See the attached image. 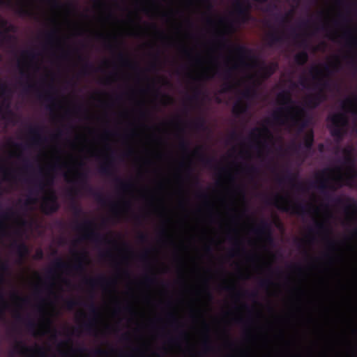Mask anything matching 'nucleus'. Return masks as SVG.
Masks as SVG:
<instances>
[{
	"label": "nucleus",
	"mask_w": 357,
	"mask_h": 357,
	"mask_svg": "<svg viewBox=\"0 0 357 357\" xmlns=\"http://www.w3.org/2000/svg\"><path fill=\"white\" fill-rule=\"evenodd\" d=\"M273 200V202L269 204H273L279 210L298 215L307 214L310 207L301 202H293L287 197L281 195H276Z\"/></svg>",
	"instance_id": "f257e3e1"
},
{
	"label": "nucleus",
	"mask_w": 357,
	"mask_h": 357,
	"mask_svg": "<svg viewBox=\"0 0 357 357\" xmlns=\"http://www.w3.org/2000/svg\"><path fill=\"white\" fill-rule=\"evenodd\" d=\"M327 120L331 123L329 126L330 133L337 143L340 142L344 135V128L348 124V119L344 113H335L328 116Z\"/></svg>",
	"instance_id": "f03ea898"
},
{
	"label": "nucleus",
	"mask_w": 357,
	"mask_h": 357,
	"mask_svg": "<svg viewBox=\"0 0 357 357\" xmlns=\"http://www.w3.org/2000/svg\"><path fill=\"white\" fill-rule=\"evenodd\" d=\"M75 229L84 231L81 238L82 240H89L96 244L111 243L105 236L96 231L95 224L91 220H86L82 224H77Z\"/></svg>",
	"instance_id": "7ed1b4c3"
},
{
	"label": "nucleus",
	"mask_w": 357,
	"mask_h": 357,
	"mask_svg": "<svg viewBox=\"0 0 357 357\" xmlns=\"http://www.w3.org/2000/svg\"><path fill=\"white\" fill-rule=\"evenodd\" d=\"M328 169H324L321 172V176L317 178L315 181L309 183L312 188H318L326 196L328 200L332 201L337 206H343L346 202H354L352 199H347V200L342 197H337L332 199L331 195L326 193L327 190H335L336 188L333 185H328V179L325 178V175L327 174Z\"/></svg>",
	"instance_id": "20e7f679"
},
{
	"label": "nucleus",
	"mask_w": 357,
	"mask_h": 357,
	"mask_svg": "<svg viewBox=\"0 0 357 357\" xmlns=\"http://www.w3.org/2000/svg\"><path fill=\"white\" fill-rule=\"evenodd\" d=\"M251 4L249 0H234L233 13L236 15V22L244 24L250 19Z\"/></svg>",
	"instance_id": "39448f33"
},
{
	"label": "nucleus",
	"mask_w": 357,
	"mask_h": 357,
	"mask_svg": "<svg viewBox=\"0 0 357 357\" xmlns=\"http://www.w3.org/2000/svg\"><path fill=\"white\" fill-rule=\"evenodd\" d=\"M87 259L86 253H82L79 257H77L76 263L73 266H70L67 263L63 261L61 258H58L54 262V268L56 270H65L69 268H72L75 271L82 273L85 270V261Z\"/></svg>",
	"instance_id": "423d86ee"
},
{
	"label": "nucleus",
	"mask_w": 357,
	"mask_h": 357,
	"mask_svg": "<svg viewBox=\"0 0 357 357\" xmlns=\"http://www.w3.org/2000/svg\"><path fill=\"white\" fill-rule=\"evenodd\" d=\"M342 152L344 155V162L349 165L345 185H350L351 181L357 177V170L354 167L355 160L353 157V149L351 146L347 147L344 149Z\"/></svg>",
	"instance_id": "0eeeda50"
},
{
	"label": "nucleus",
	"mask_w": 357,
	"mask_h": 357,
	"mask_svg": "<svg viewBox=\"0 0 357 357\" xmlns=\"http://www.w3.org/2000/svg\"><path fill=\"white\" fill-rule=\"evenodd\" d=\"M298 174H293L290 171H287V174L284 176L279 177L278 181L279 183H283L284 182H288L291 185V188L295 189L298 192H305L307 188L305 185L301 181L296 182L298 179Z\"/></svg>",
	"instance_id": "6e6552de"
},
{
	"label": "nucleus",
	"mask_w": 357,
	"mask_h": 357,
	"mask_svg": "<svg viewBox=\"0 0 357 357\" xmlns=\"http://www.w3.org/2000/svg\"><path fill=\"white\" fill-rule=\"evenodd\" d=\"M295 110L296 113L290 116V119L294 126H298V132H302L308 123L306 114L304 109L300 107H296Z\"/></svg>",
	"instance_id": "1a4fd4ad"
},
{
	"label": "nucleus",
	"mask_w": 357,
	"mask_h": 357,
	"mask_svg": "<svg viewBox=\"0 0 357 357\" xmlns=\"http://www.w3.org/2000/svg\"><path fill=\"white\" fill-rule=\"evenodd\" d=\"M253 231L257 235L263 237L264 241L268 243L271 244L273 243L271 225L268 221L262 220L260 222L259 225L255 228Z\"/></svg>",
	"instance_id": "9d476101"
},
{
	"label": "nucleus",
	"mask_w": 357,
	"mask_h": 357,
	"mask_svg": "<svg viewBox=\"0 0 357 357\" xmlns=\"http://www.w3.org/2000/svg\"><path fill=\"white\" fill-rule=\"evenodd\" d=\"M235 51L240 56L239 63L243 66H248V64L245 62V59H251L253 61V65L257 66L258 62L256 59L252 54V50L247 48L245 45H238L235 47Z\"/></svg>",
	"instance_id": "9b49d317"
},
{
	"label": "nucleus",
	"mask_w": 357,
	"mask_h": 357,
	"mask_svg": "<svg viewBox=\"0 0 357 357\" xmlns=\"http://www.w3.org/2000/svg\"><path fill=\"white\" fill-rule=\"evenodd\" d=\"M99 172L107 176H112L115 174L114 159L111 154L106 160L100 164L98 168Z\"/></svg>",
	"instance_id": "f8f14e48"
},
{
	"label": "nucleus",
	"mask_w": 357,
	"mask_h": 357,
	"mask_svg": "<svg viewBox=\"0 0 357 357\" xmlns=\"http://www.w3.org/2000/svg\"><path fill=\"white\" fill-rule=\"evenodd\" d=\"M85 284L87 285H89L91 287H95L97 286H110L112 284H114V280H108L104 276H100L98 278H86L84 280Z\"/></svg>",
	"instance_id": "ddd939ff"
},
{
	"label": "nucleus",
	"mask_w": 357,
	"mask_h": 357,
	"mask_svg": "<svg viewBox=\"0 0 357 357\" xmlns=\"http://www.w3.org/2000/svg\"><path fill=\"white\" fill-rule=\"evenodd\" d=\"M328 86V82L327 81H323L322 79H319V81L314 84V89H318V91L314 93L316 98L319 100V101L322 103L327 98L326 94L325 93L324 89H326Z\"/></svg>",
	"instance_id": "4468645a"
},
{
	"label": "nucleus",
	"mask_w": 357,
	"mask_h": 357,
	"mask_svg": "<svg viewBox=\"0 0 357 357\" xmlns=\"http://www.w3.org/2000/svg\"><path fill=\"white\" fill-rule=\"evenodd\" d=\"M4 282V277L0 273V320L5 318L6 310L8 309V305L5 299L3 284Z\"/></svg>",
	"instance_id": "2eb2a0df"
},
{
	"label": "nucleus",
	"mask_w": 357,
	"mask_h": 357,
	"mask_svg": "<svg viewBox=\"0 0 357 357\" xmlns=\"http://www.w3.org/2000/svg\"><path fill=\"white\" fill-rule=\"evenodd\" d=\"M11 247L15 248V252L20 260H23L24 259H25L29 254V247L26 245V243L23 242L18 243L16 241H14L11 244Z\"/></svg>",
	"instance_id": "dca6fc26"
},
{
	"label": "nucleus",
	"mask_w": 357,
	"mask_h": 357,
	"mask_svg": "<svg viewBox=\"0 0 357 357\" xmlns=\"http://www.w3.org/2000/svg\"><path fill=\"white\" fill-rule=\"evenodd\" d=\"M314 140V132L312 130L309 131L304 137L302 144L295 146L296 149H303L305 152H308L312 150Z\"/></svg>",
	"instance_id": "f3484780"
},
{
	"label": "nucleus",
	"mask_w": 357,
	"mask_h": 357,
	"mask_svg": "<svg viewBox=\"0 0 357 357\" xmlns=\"http://www.w3.org/2000/svg\"><path fill=\"white\" fill-rule=\"evenodd\" d=\"M278 64L276 62H272L268 65H264L261 67V77L264 79L271 77L277 70Z\"/></svg>",
	"instance_id": "a211bd4d"
},
{
	"label": "nucleus",
	"mask_w": 357,
	"mask_h": 357,
	"mask_svg": "<svg viewBox=\"0 0 357 357\" xmlns=\"http://www.w3.org/2000/svg\"><path fill=\"white\" fill-rule=\"evenodd\" d=\"M75 193L76 191L74 189H70L68 192V195L70 197V199L73 201L70 204L71 211H73L75 216L79 217L83 213V211L82 208L75 201Z\"/></svg>",
	"instance_id": "6ab92c4d"
},
{
	"label": "nucleus",
	"mask_w": 357,
	"mask_h": 357,
	"mask_svg": "<svg viewBox=\"0 0 357 357\" xmlns=\"http://www.w3.org/2000/svg\"><path fill=\"white\" fill-rule=\"evenodd\" d=\"M59 208H60V206H59V204L58 202H43L41 206L42 211L45 215L53 214V213H56V211H58Z\"/></svg>",
	"instance_id": "aec40b11"
},
{
	"label": "nucleus",
	"mask_w": 357,
	"mask_h": 357,
	"mask_svg": "<svg viewBox=\"0 0 357 357\" xmlns=\"http://www.w3.org/2000/svg\"><path fill=\"white\" fill-rule=\"evenodd\" d=\"M304 103L307 108L311 109L317 108L321 104L314 93L308 95L305 98Z\"/></svg>",
	"instance_id": "412c9836"
},
{
	"label": "nucleus",
	"mask_w": 357,
	"mask_h": 357,
	"mask_svg": "<svg viewBox=\"0 0 357 357\" xmlns=\"http://www.w3.org/2000/svg\"><path fill=\"white\" fill-rule=\"evenodd\" d=\"M267 38L270 46L281 43L284 40L283 35L277 31L269 33L267 36Z\"/></svg>",
	"instance_id": "4be33fe9"
},
{
	"label": "nucleus",
	"mask_w": 357,
	"mask_h": 357,
	"mask_svg": "<svg viewBox=\"0 0 357 357\" xmlns=\"http://www.w3.org/2000/svg\"><path fill=\"white\" fill-rule=\"evenodd\" d=\"M15 318L17 320H18L19 321H22V322H24L25 324H26V326L28 329V331H29L30 332H35L36 330V328H37V325L36 324V322L31 319H28L26 320H25L23 317L22 316V314L19 312H17L16 314H15Z\"/></svg>",
	"instance_id": "5701e85b"
},
{
	"label": "nucleus",
	"mask_w": 357,
	"mask_h": 357,
	"mask_svg": "<svg viewBox=\"0 0 357 357\" xmlns=\"http://www.w3.org/2000/svg\"><path fill=\"white\" fill-rule=\"evenodd\" d=\"M193 155L198 156L199 161L206 166L211 165L214 161L213 158L206 157L201 152V147L196 149L193 151Z\"/></svg>",
	"instance_id": "b1692460"
},
{
	"label": "nucleus",
	"mask_w": 357,
	"mask_h": 357,
	"mask_svg": "<svg viewBox=\"0 0 357 357\" xmlns=\"http://www.w3.org/2000/svg\"><path fill=\"white\" fill-rule=\"evenodd\" d=\"M96 318L91 319L87 322H84L81 327L82 328L89 334H93L96 331Z\"/></svg>",
	"instance_id": "393cba45"
},
{
	"label": "nucleus",
	"mask_w": 357,
	"mask_h": 357,
	"mask_svg": "<svg viewBox=\"0 0 357 357\" xmlns=\"http://www.w3.org/2000/svg\"><path fill=\"white\" fill-rule=\"evenodd\" d=\"M42 131V128L40 126H30L29 128V132L33 136V141L34 143H38L40 141L44 139L40 132Z\"/></svg>",
	"instance_id": "a878e982"
},
{
	"label": "nucleus",
	"mask_w": 357,
	"mask_h": 357,
	"mask_svg": "<svg viewBox=\"0 0 357 357\" xmlns=\"http://www.w3.org/2000/svg\"><path fill=\"white\" fill-rule=\"evenodd\" d=\"M283 108H280L278 110L275 111L272 114V119L273 121L280 125H284L286 121L284 119V116L283 114Z\"/></svg>",
	"instance_id": "bb28decb"
},
{
	"label": "nucleus",
	"mask_w": 357,
	"mask_h": 357,
	"mask_svg": "<svg viewBox=\"0 0 357 357\" xmlns=\"http://www.w3.org/2000/svg\"><path fill=\"white\" fill-rule=\"evenodd\" d=\"M308 54L306 51H301L294 56V61L298 66H303L308 60Z\"/></svg>",
	"instance_id": "cd10ccee"
},
{
	"label": "nucleus",
	"mask_w": 357,
	"mask_h": 357,
	"mask_svg": "<svg viewBox=\"0 0 357 357\" xmlns=\"http://www.w3.org/2000/svg\"><path fill=\"white\" fill-rule=\"evenodd\" d=\"M247 110V105L240 101L236 102L232 108V112L236 116H238L241 114H244Z\"/></svg>",
	"instance_id": "c85d7f7f"
},
{
	"label": "nucleus",
	"mask_w": 357,
	"mask_h": 357,
	"mask_svg": "<svg viewBox=\"0 0 357 357\" xmlns=\"http://www.w3.org/2000/svg\"><path fill=\"white\" fill-rule=\"evenodd\" d=\"M278 100L280 103L283 105L291 104L294 102L291 94L287 91H283L278 96Z\"/></svg>",
	"instance_id": "c756f323"
},
{
	"label": "nucleus",
	"mask_w": 357,
	"mask_h": 357,
	"mask_svg": "<svg viewBox=\"0 0 357 357\" xmlns=\"http://www.w3.org/2000/svg\"><path fill=\"white\" fill-rule=\"evenodd\" d=\"M193 128L197 130H205L206 129V120L204 117L199 116L192 123Z\"/></svg>",
	"instance_id": "7c9ffc66"
},
{
	"label": "nucleus",
	"mask_w": 357,
	"mask_h": 357,
	"mask_svg": "<svg viewBox=\"0 0 357 357\" xmlns=\"http://www.w3.org/2000/svg\"><path fill=\"white\" fill-rule=\"evenodd\" d=\"M115 181L117 183L119 188L122 191H128L132 188L131 182H126L119 177L116 176Z\"/></svg>",
	"instance_id": "2f4dec72"
},
{
	"label": "nucleus",
	"mask_w": 357,
	"mask_h": 357,
	"mask_svg": "<svg viewBox=\"0 0 357 357\" xmlns=\"http://www.w3.org/2000/svg\"><path fill=\"white\" fill-rule=\"evenodd\" d=\"M58 31L54 29L45 34L46 43L48 45H53L56 40H58L57 37Z\"/></svg>",
	"instance_id": "473e14b6"
},
{
	"label": "nucleus",
	"mask_w": 357,
	"mask_h": 357,
	"mask_svg": "<svg viewBox=\"0 0 357 357\" xmlns=\"http://www.w3.org/2000/svg\"><path fill=\"white\" fill-rule=\"evenodd\" d=\"M88 174L86 172H80L77 174L75 181L82 186L88 185L87 184Z\"/></svg>",
	"instance_id": "72a5a7b5"
},
{
	"label": "nucleus",
	"mask_w": 357,
	"mask_h": 357,
	"mask_svg": "<svg viewBox=\"0 0 357 357\" xmlns=\"http://www.w3.org/2000/svg\"><path fill=\"white\" fill-rule=\"evenodd\" d=\"M16 38L13 35L1 34L0 36V47L4 46L6 44H10L15 41Z\"/></svg>",
	"instance_id": "f704fd0d"
},
{
	"label": "nucleus",
	"mask_w": 357,
	"mask_h": 357,
	"mask_svg": "<svg viewBox=\"0 0 357 357\" xmlns=\"http://www.w3.org/2000/svg\"><path fill=\"white\" fill-rule=\"evenodd\" d=\"M38 97L39 99L40 100H45L46 101H48V102H50L52 103V105H50L48 106V109L50 110V111H52L53 110V108L55 106V98L52 95H50V94H46V95H44L41 93H38Z\"/></svg>",
	"instance_id": "c9c22d12"
},
{
	"label": "nucleus",
	"mask_w": 357,
	"mask_h": 357,
	"mask_svg": "<svg viewBox=\"0 0 357 357\" xmlns=\"http://www.w3.org/2000/svg\"><path fill=\"white\" fill-rule=\"evenodd\" d=\"M314 229L318 232H325L326 234L329 233L328 228L323 222H316L314 227L313 228H310V231L314 232Z\"/></svg>",
	"instance_id": "e433bc0d"
},
{
	"label": "nucleus",
	"mask_w": 357,
	"mask_h": 357,
	"mask_svg": "<svg viewBox=\"0 0 357 357\" xmlns=\"http://www.w3.org/2000/svg\"><path fill=\"white\" fill-rule=\"evenodd\" d=\"M14 350L19 354H24L32 351L30 347H26L22 342H17L14 347Z\"/></svg>",
	"instance_id": "4c0bfd02"
},
{
	"label": "nucleus",
	"mask_w": 357,
	"mask_h": 357,
	"mask_svg": "<svg viewBox=\"0 0 357 357\" xmlns=\"http://www.w3.org/2000/svg\"><path fill=\"white\" fill-rule=\"evenodd\" d=\"M243 98L251 99L256 96V90L255 88L249 87L241 93Z\"/></svg>",
	"instance_id": "58836bf2"
},
{
	"label": "nucleus",
	"mask_w": 357,
	"mask_h": 357,
	"mask_svg": "<svg viewBox=\"0 0 357 357\" xmlns=\"http://www.w3.org/2000/svg\"><path fill=\"white\" fill-rule=\"evenodd\" d=\"M10 94H11V91H10V88L6 84H2L0 85V95L1 97H3V98L8 97V100H9Z\"/></svg>",
	"instance_id": "ea45409f"
},
{
	"label": "nucleus",
	"mask_w": 357,
	"mask_h": 357,
	"mask_svg": "<svg viewBox=\"0 0 357 357\" xmlns=\"http://www.w3.org/2000/svg\"><path fill=\"white\" fill-rule=\"evenodd\" d=\"M343 36L347 39V45L351 46L353 45H357V38L353 36L350 31H347L344 33Z\"/></svg>",
	"instance_id": "a19ab883"
},
{
	"label": "nucleus",
	"mask_w": 357,
	"mask_h": 357,
	"mask_svg": "<svg viewBox=\"0 0 357 357\" xmlns=\"http://www.w3.org/2000/svg\"><path fill=\"white\" fill-rule=\"evenodd\" d=\"M255 132H262L263 133H264L266 135H267L268 137L270 138H272L273 137V135L271 134L270 130L266 127V126H264L261 129H259V128H255L252 132H251V136L252 137H256L255 134Z\"/></svg>",
	"instance_id": "79ce46f5"
},
{
	"label": "nucleus",
	"mask_w": 357,
	"mask_h": 357,
	"mask_svg": "<svg viewBox=\"0 0 357 357\" xmlns=\"http://www.w3.org/2000/svg\"><path fill=\"white\" fill-rule=\"evenodd\" d=\"M0 171L3 174L5 180H10V178H15L13 171H12L11 169H8L3 167H1Z\"/></svg>",
	"instance_id": "37998d69"
},
{
	"label": "nucleus",
	"mask_w": 357,
	"mask_h": 357,
	"mask_svg": "<svg viewBox=\"0 0 357 357\" xmlns=\"http://www.w3.org/2000/svg\"><path fill=\"white\" fill-rule=\"evenodd\" d=\"M16 215V212L13 208H8L6 212L0 213V218L8 220Z\"/></svg>",
	"instance_id": "c03bdc74"
},
{
	"label": "nucleus",
	"mask_w": 357,
	"mask_h": 357,
	"mask_svg": "<svg viewBox=\"0 0 357 357\" xmlns=\"http://www.w3.org/2000/svg\"><path fill=\"white\" fill-rule=\"evenodd\" d=\"M273 284V282L270 278H264L259 282V286L262 289H268Z\"/></svg>",
	"instance_id": "a18cd8bd"
},
{
	"label": "nucleus",
	"mask_w": 357,
	"mask_h": 357,
	"mask_svg": "<svg viewBox=\"0 0 357 357\" xmlns=\"http://www.w3.org/2000/svg\"><path fill=\"white\" fill-rule=\"evenodd\" d=\"M53 177L47 176L45 178V183L40 182L38 183L40 190H43L45 185H52L53 184Z\"/></svg>",
	"instance_id": "49530a36"
},
{
	"label": "nucleus",
	"mask_w": 357,
	"mask_h": 357,
	"mask_svg": "<svg viewBox=\"0 0 357 357\" xmlns=\"http://www.w3.org/2000/svg\"><path fill=\"white\" fill-rule=\"evenodd\" d=\"M58 197L54 190H51L48 197H45L43 202H57Z\"/></svg>",
	"instance_id": "de8ad7c7"
},
{
	"label": "nucleus",
	"mask_w": 357,
	"mask_h": 357,
	"mask_svg": "<svg viewBox=\"0 0 357 357\" xmlns=\"http://www.w3.org/2000/svg\"><path fill=\"white\" fill-rule=\"evenodd\" d=\"M66 307L68 310H73L75 307L79 305V303L75 299H69L65 302Z\"/></svg>",
	"instance_id": "09e8293b"
},
{
	"label": "nucleus",
	"mask_w": 357,
	"mask_h": 357,
	"mask_svg": "<svg viewBox=\"0 0 357 357\" xmlns=\"http://www.w3.org/2000/svg\"><path fill=\"white\" fill-rule=\"evenodd\" d=\"M238 68V64H235L233 66L226 69V70L225 71V78L226 79H229L232 77V73L234 70L237 69Z\"/></svg>",
	"instance_id": "8fccbe9b"
},
{
	"label": "nucleus",
	"mask_w": 357,
	"mask_h": 357,
	"mask_svg": "<svg viewBox=\"0 0 357 357\" xmlns=\"http://www.w3.org/2000/svg\"><path fill=\"white\" fill-rule=\"evenodd\" d=\"M179 147L184 151H188L189 150V142L183 137L180 139Z\"/></svg>",
	"instance_id": "3c124183"
},
{
	"label": "nucleus",
	"mask_w": 357,
	"mask_h": 357,
	"mask_svg": "<svg viewBox=\"0 0 357 357\" xmlns=\"http://www.w3.org/2000/svg\"><path fill=\"white\" fill-rule=\"evenodd\" d=\"M89 70H94V66L88 61H86L82 67V73L86 75Z\"/></svg>",
	"instance_id": "603ef678"
},
{
	"label": "nucleus",
	"mask_w": 357,
	"mask_h": 357,
	"mask_svg": "<svg viewBox=\"0 0 357 357\" xmlns=\"http://www.w3.org/2000/svg\"><path fill=\"white\" fill-rule=\"evenodd\" d=\"M36 90V85L34 84H31L29 82H27L26 84L24 85L23 91L24 93H28L31 91H33Z\"/></svg>",
	"instance_id": "864d4df0"
},
{
	"label": "nucleus",
	"mask_w": 357,
	"mask_h": 357,
	"mask_svg": "<svg viewBox=\"0 0 357 357\" xmlns=\"http://www.w3.org/2000/svg\"><path fill=\"white\" fill-rule=\"evenodd\" d=\"M118 59L124 66H129L130 64V61L128 58L122 52L119 54Z\"/></svg>",
	"instance_id": "5fc2aeb1"
},
{
	"label": "nucleus",
	"mask_w": 357,
	"mask_h": 357,
	"mask_svg": "<svg viewBox=\"0 0 357 357\" xmlns=\"http://www.w3.org/2000/svg\"><path fill=\"white\" fill-rule=\"evenodd\" d=\"M245 170L250 175L255 174L258 172V168L255 165L247 166Z\"/></svg>",
	"instance_id": "6e6d98bb"
},
{
	"label": "nucleus",
	"mask_w": 357,
	"mask_h": 357,
	"mask_svg": "<svg viewBox=\"0 0 357 357\" xmlns=\"http://www.w3.org/2000/svg\"><path fill=\"white\" fill-rule=\"evenodd\" d=\"M96 198L97 201L98 202V203H100V204H102L103 206L107 205V201L106 198L101 193H99V192L96 193Z\"/></svg>",
	"instance_id": "4d7b16f0"
},
{
	"label": "nucleus",
	"mask_w": 357,
	"mask_h": 357,
	"mask_svg": "<svg viewBox=\"0 0 357 357\" xmlns=\"http://www.w3.org/2000/svg\"><path fill=\"white\" fill-rule=\"evenodd\" d=\"M89 310L90 311V312L95 317H96L98 314V308L96 306V305L94 304L93 302H91L89 305Z\"/></svg>",
	"instance_id": "13d9d810"
},
{
	"label": "nucleus",
	"mask_w": 357,
	"mask_h": 357,
	"mask_svg": "<svg viewBox=\"0 0 357 357\" xmlns=\"http://www.w3.org/2000/svg\"><path fill=\"white\" fill-rule=\"evenodd\" d=\"M22 55L31 59H35L37 57V54L32 50L23 51Z\"/></svg>",
	"instance_id": "bf43d9fd"
},
{
	"label": "nucleus",
	"mask_w": 357,
	"mask_h": 357,
	"mask_svg": "<svg viewBox=\"0 0 357 357\" xmlns=\"http://www.w3.org/2000/svg\"><path fill=\"white\" fill-rule=\"evenodd\" d=\"M353 103V100L350 98H347L341 104V108L344 110H347V108L351 106Z\"/></svg>",
	"instance_id": "052dcab7"
},
{
	"label": "nucleus",
	"mask_w": 357,
	"mask_h": 357,
	"mask_svg": "<svg viewBox=\"0 0 357 357\" xmlns=\"http://www.w3.org/2000/svg\"><path fill=\"white\" fill-rule=\"evenodd\" d=\"M220 38L221 40L220 45L222 47H229L228 41L225 38V36L224 34H220Z\"/></svg>",
	"instance_id": "680f3d73"
},
{
	"label": "nucleus",
	"mask_w": 357,
	"mask_h": 357,
	"mask_svg": "<svg viewBox=\"0 0 357 357\" xmlns=\"http://www.w3.org/2000/svg\"><path fill=\"white\" fill-rule=\"evenodd\" d=\"M203 347L206 352L211 351L213 349L208 340L204 342Z\"/></svg>",
	"instance_id": "e2e57ef3"
},
{
	"label": "nucleus",
	"mask_w": 357,
	"mask_h": 357,
	"mask_svg": "<svg viewBox=\"0 0 357 357\" xmlns=\"http://www.w3.org/2000/svg\"><path fill=\"white\" fill-rule=\"evenodd\" d=\"M9 269V266L6 261H3L0 259V271L3 272L8 271Z\"/></svg>",
	"instance_id": "0e129e2a"
},
{
	"label": "nucleus",
	"mask_w": 357,
	"mask_h": 357,
	"mask_svg": "<svg viewBox=\"0 0 357 357\" xmlns=\"http://www.w3.org/2000/svg\"><path fill=\"white\" fill-rule=\"evenodd\" d=\"M137 238L139 242L146 243L148 241V236L144 233H140L139 234Z\"/></svg>",
	"instance_id": "69168bd1"
},
{
	"label": "nucleus",
	"mask_w": 357,
	"mask_h": 357,
	"mask_svg": "<svg viewBox=\"0 0 357 357\" xmlns=\"http://www.w3.org/2000/svg\"><path fill=\"white\" fill-rule=\"evenodd\" d=\"M233 88V85L230 82H226L224 84V86L222 89V93L227 92Z\"/></svg>",
	"instance_id": "338daca9"
},
{
	"label": "nucleus",
	"mask_w": 357,
	"mask_h": 357,
	"mask_svg": "<svg viewBox=\"0 0 357 357\" xmlns=\"http://www.w3.org/2000/svg\"><path fill=\"white\" fill-rule=\"evenodd\" d=\"M144 280H145L146 283H147L149 284H152L155 282L156 279L154 276H148L147 275L145 277Z\"/></svg>",
	"instance_id": "774afa93"
}]
</instances>
